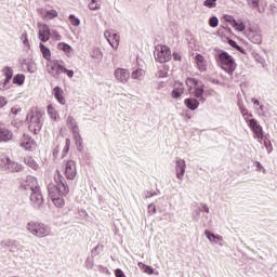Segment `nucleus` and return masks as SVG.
<instances>
[{
	"label": "nucleus",
	"instance_id": "obj_1",
	"mask_svg": "<svg viewBox=\"0 0 277 277\" xmlns=\"http://www.w3.org/2000/svg\"><path fill=\"white\" fill-rule=\"evenodd\" d=\"M68 192H70V187H68L66 179L62 176L60 170H56V174L54 175V183H50L48 185V194L50 198L67 196Z\"/></svg>",
	"mask_w": 277,
	"mask_h": 277
},
{
	"label": "nucleus",
	"instance_id": "obj_2",
	"mask_svg": "<svg viewBox=\"0 0 277 277\" xmlns=\"http://www.w3.org/2000/svg\"><path fill=\"white\" fill-rule=\"evenodd\" d=\"M214 51L216 52L214 57H215V62H216L217 66H220V68H222V70L227 72V75H230V77H233V72H235V70L237 68L235 58H233L230 56V54H228V52L220 50L217 48L214 49Z\"/></svg>",
	"mask_w": 277,
	"mask_h": 277
},
{
	"label": "nucleus",
	"instance_id": "obj_3",
	"mask_svg": "<svg viewBox=\"0 0 277 277\" xmlns=\"http://www.w3.org/2000/svg\"><path fill=\"white\" fill-rule=\"evenodd\" d=\"M26 230L38 239H44L51 235V226L38 221H29L26 224Z\"/></svg>",
	"mask_w": 277,
	"mask_h": 277
},
{
	"label": "nucleus",
	"instance_id": "obj_4",
	"mask_svg": "<svg viewBox=\"0 0 277 277\" xmlns=\"http://www.w3.org/2000/svg\"><path fill=\"white\" fill-rule=\"evenodd\" d=\"M42 110H39L38 108H35L27 114L26 120L28 121V129L35 133V135H38L42 129Z\"/></svg>",
	"mask_w": 277,
	"mask_h": 277
},
{
	"label": "nucleus",
	"instance_id": "obj_5",
	"mask_svg": "<svg viewBox=\"0 0 277 277\" xmlns=\"http://www.w3.org/2000/svg\"><path fill=\"white\" fill-rule=\"evenodd\" d=\"M0 168L3 172H21L23 166L18 162L12 161L5 154L0 155Z\"/></svg>",
	"mask_w": 277,
	"mask_h": 277
},
{
	"label": "nucleus",
	"instance_id": "obj_6",
	"mask_svg": "<svg viewBox=\"0 0 277 277\" xmlns=\"http://www.w3.org/2000/svg\"><path fill=\"white\" fill-rule=\"evenodd\" d=\"M154 57L156 62H159V64H166V62H170L172 60V51L168 45L158 44L155 48Z\"/></svg>",
	"mask_w": 277,
	"mask_h": 277
},
{
	"label": "nucleus",
	"instance_id": "obj_7",
	"mask_svg": "<svg viewBox=\"0 0 277 277\" xmlns=\"http://www.w3.org/2000/svg\"><path fill=\"white\" fill-rule=\"evenodd\" d=\"M245 36L253 44H261V42H263V34L261 32V27H259V25L250 24L245 30Z\"/></svg>",
	"mask_w": 277,
	"mask_h": 277
},
{
	"label": "nucleus",
	"instance_id": "obj_8",
	"mask_svg": "<svg viewBox=\"0 0 277 277\" xmlns=\"http://www.w3.org/2000/svg\"><path fill=\"white\" fill-rule=\"evenodd\" d=\"M28 196L32 209H35L36 211H40V209L44 207V198L42 197V192L40 190V188L28 194Z\"/></svg>",
	"mask_w": 277,
	"mask_h": 277
},
{
	"label": "nucleus",
	"instance_id": "obj_9",
	"mask_svg": "<svg viewBox=\"0 0 277 277\" xmlns=\"http://www.w3.org/2000/svg\"><path fill=\"white\" fill-rule=\"evenodd\" d=\"M21 189L26 192L27 195L40 189V185L38 184V179L35 176L28 175L24 182L21 184Z\"/></svg>",
	"mask_w": 277,
	"mask_h": 277
},
{
	"label": "nucleus",
	"instance_id": "obj_10",
	"mask_svg": "<svg viewBox=\"0 0 277 277\" xmlns=\"http://www.w3.org/2000/svg\"><path fill=\"white\" fill-rule=\"evenodd\" d=\"M63 69L64 65H62V62L57 60L47 64V70L53 77V79H60V75H62Z\"/></svg>",
	"mask_w": 277,
	"mask_h": 277
},
{
	"label": "nucleus",
	"instance_id": "obj_11",
	"mask_svg": "<svg viewBox=\"0 0 277 277\" xmlns=\"http://www.w3.org/2000/svg\"><path fill=\"white\" fill-rule=\"evenodd\" d=\"M65 176L67 181H75L77 179V163H75V160L65 161Z\"/></svg>",
	"mask_w": 277,
	"mask_h": 277
},
{
	"label": "nucleus",
	"instance_id": "obj_12",
	"mask_svg": "<svg viewBox=\"0 0 277 277\" xmlns=\"http://www.w3.org/2000/svg\"><path fill=\"white\" fill-rule=\"evenodd\" d=\"M247 124L251 129V131H253V133H254L255 137H258L259 142H261V140H263L264 135H263V127H261V124H259V121H256V119H249V120H247Z\"/></svg>",
	"mask_w": 277,
	"mask_h": 277
},
{
	"label": "nucleus",
	"instance_id": "obj_13",
	"mask_svg": "<svg viewBox=\"0 0 277 277\" xmlns=\"http://www.w3.org/2000/svg\"><path fill=\"white\" fill-rule=\"evenodd\" d=\"M19 146L24 150H36V141H34L29 134H23L22 138L19 140Z\"/></svg>",
	"mask_w": 277,
	"mask_h": 277
},
{
	"label": "nucleus",
	"instance_id": "obj_14",
	"mask_svg": "<svg viewBox=\"0 0 277 277\" xmlns=\"http://www.w3.org/2000/svg\"><path fill=\"white\" fill-rule=\"evenodd\" d=\"M104 37L106 38L108 44H110L113 49H118L120 44V36H118V34L111 30H106L104 32Z\"/></svg>",
	"mask_w": 277,
	"mask_h": 277
},
{
	"label": "nucleus",
	"instance_id": "obj_15",
	"mask_svg": "<svg viewBox=\"0 0 277 277\" xmlns=\"http://www.w3.org/2000/svg\"><path fill=\"white\" fill-rule=\"evenodd\" d=\"M185 170H187V164L184 159L182 158H176L175 159V172H176V177L179 181H183L185 176Z\"/></svg>",
	"mask_w": 277,
	"mask_h": 277
},
{
	"label": "nucleus",
	"instance_id": "obj_16",
	"mask_svg": "<svg viewBox=\"0 0 277 277\" xmlns=\"http://www.w3.org/2000/svg\"><path fill=\"white\" fill-rule=\"evenodd\" d=\"M38 36L41 42H49V39L51 38V28H49V25H40Z\"/></svg>",
	"mask_w": 277,
	"mask_h": 277
},
{
	"label": "nucleus",
	"instance_id": "obj_17",
	"mask_svg": "<svg viewBox=\"0 0 277 277\" xmlns=\"http://www.w3.org/2000/svg\"><path fill=\"white\" fill-rule=\"evenodd\" d=\"M115 78L119 81V83H127L131 78V74L124 68H117L115 70Z\"/></svg>",
	"mask_w": 277,
	"mask_h": 277
},
{
	"label": "nucleus",
	"instance_id": "obj_18",
	"mask_svg": "<svg viewBox=\"0 0 277 277\" xmlns=\"http://www.w3.org/2000/svg\"><path fill=\"white\" fill-rule=\"evenodd\" d=\"M13 137L14 133L10 129L0 127V144L12 142Z\"/></svg>",
	"mask_w": 277,
	"mask_h": 277
},
{
	"label": "nucleus",
	"instance_id": "obj_19",
	"mask_svg": "<svg viewBox=\"0 0 277 277\" xmlns=\"http://www.w3.org/2000/svg\"><path fill=\"white\" fill-rule=\"evenodd\" d=\"M205 235L211 243H216L217 246L221 247L224 246V238L222 236L215 235L209 229L205 232Z\"/></svg>",
	"mask_w": 277,
	"mask_h": 277
},
{
	"label": "nucleus",
	"instance_id": "obj_20",
	"mask_svg": "<svg viewBox=\"0 0 277 277\" xmlns=\"http://www.w3.org/2000/svg\"><path fill=\"white\" fill-rule=\"evenodd\" d=\"M193 95L195 98H199L201 103H205V101H207V98H205V83H198V85L193 89Z\"/></svg>",
	"mask_w": 277,
	"mask_h": 277
},
{
	"label": "nucleus",
	"instance_id": "obj_21",
	"mask_svg": "<svg viewBox=\"0 0 277 277\" xmlns=\"http://www.w3.org/2000/svg\"><path fill=\"white\" fill-rule=\"evenodd\" d=\"M195 62L197 64L199 72H207V60H205V56H202V54H197L195 56Z\"/></svg>",
	"mask_w": 277,
	"mask_h": 277
},
{
	"label": "nucleus",
	"instance_id": "obj_22",
	"mask_svg": "<svg viewBox=\"0 0 277 277\" xmlns=\"http://www.w3.org/2000/svg\"><path fill=\"white\" fill-rule=\"evenodd\" d=\"M183 94H185V87H183V83L175 82L171 93L172 98H181Z\"/></svg>",
	"mask_w": 277,
	"mask_h": 277
},
{
	"label": "nucleus",
	"instance_id": "obj_23",
	"mask_svg": "<svg viewBox=\"0 0 277 277\" xmlns=\"http://www.w3.org/2000/svg\"><path fill=\"white\" fill-rule=\"evenodd\" d=\"M1 247L6 248L11 252H18V241L16 240H12V239L4 240L1 242Z\"/></svg>",
	"mask_w": 277,
	"mask_h": 277
},
{
	"label": "nucleus",
	"instance_id": "obj_24",
	"mask_svg": "<svg viewBox=\"0 0 277 277\" xmlns=\"http://www.w3.org/2000/svg\"><path fill=\"white\" fill-rule=\"evenodd\" d=\"M66 126L72 134L79 133V124L77 123V120H75V117L68 116L66 120Z\"/></svg>",
	"mask_w": 277,
	"mask_h": 277
},
{
	"label": "nucleus",
	"instance_id": "obj_25",
	"mask_svg": "<svg viewBox=\"0 0 277 277\" xmlns=\"http://www.w3.org/2000/svg\"><path fill=\"white\" fill-rule=\"evenodd\" d=\"M184 105H186L187 108L190 109V111H196L198 107H200V102L194 97L186 98L184 101Z\"/></svg>",
	"mask_w": 277,
	"mask_h": 277
},
{
	"label": "nucleus",
	"instance_id": "obj_26",
	"mask_svg": "<svg viewBox=\"0 0 277 277\" xmlns=\"http://www.w3.org/2000/svg\"><path fill=\"white\" fill-rule=\"evenodd\" d=\"M54 97L61 105H66V98H64V91L60 87L53 89Z\"/></svg>",
	"mask_w": 277,
	"mask_h": 277
},
{
	"label": "nucleus",
	"instance_id": "obj_27",
	"mask_svg": "<svg viewBox=\"0 0 277 277\" xmlns=\"http://www.w3.org/2000/svg\"><path fill=\"white\" fill-rule=\"evenodd\" d=\"M228 23H230L232 27L236 29V31H246V24H243L241 21H237L235 18L227 19Z\"/></svg>",
	"mask_w": 277,
	"mask_h": 277
},
{
	"label": "nucleus",
	"instance_id": "obj_28",
	"mask_svg": "<svg viewBox=\"0 0 277 277\" xmlns=\"http://www.w3.org/2000/svg\"><path fill=\"white\" fill-rule=\"evenodd\" d=\"M2 75H4L5 79L4 81L6 83H10V81H12V78L14 77V69H12V67L6 66L2 69Z\"/></svg>",
	"mask_w": 277,
	"mask_h": 277
},
{
	"label": "nucleus",
	"instance_id": "obj_29",
	"mask_svg": "<svg viewBox=\"0 0 277 277\" xmlns=\"http://www.w3.org/2000/svg\"><path fill=\"white\" fill-rule=\"evenodd\" d=\"M72 136L79 153H81V150H83V138L81 137V133L76 132L72 134Z\"/></svg>",
	"mask_w": 277,
	"mask_h": 277
},
{
	"label": "nucleus",
	"instance_id": "obj_30",
	"mask_svg": "<svg viewBox=\"0 0 277 277\" xmlns=\"http://www.w3.org/2000/svg\"><path fill=\"white\" fill-rule=\"evenodd\" d=\"M24 163H26V166H28V168H31L32 170H38L40 168L38 162H36V160L30 156L24 158Z\"/></svg>",
	"mask_w": 277,
	"mask_h": 277
},
{
	"label": "nucleus",
	"instance_id": "obj_31",
	"mask_svg": "<svg viewBox=\"0 0 277 277\" xmlns=\"http://www.w3.org/2000/svg\"><path fill=\"white\" fill-rule=\"evenodd\" d=\"M144 75H146V71L144 69L136 68L131 72V78L142 81V79H144Z\"/></svg>",
	"mask_w": 277,
	"mask_h": 277
},
{
	"label": "nucleus",
	"instance_id": "obj_32",
	"mask_svg": "<svg viewBox=\"0 0 277 277\" xmlns=\"http://www.w3.org/2000/svg\"><path fill=\"white\" fill-rule=\"evenodd\" d=\"M39 49L43 55V58L51 62V50H49V48H47L43 43L39 44Z\"/></svg>",
	"mask_w": 277,
	"mask_h": 277
},
{
	"label": "nucleus",
	"instance_id": "obj_33",
	"mask_svg": "<svg viewBox=\"0 0 277 277\" xmlns=\"http://www.w3.org/2000/svg\"><path fill=\"white\" fill-rule=\"evenodd\" d=\"M202 81L196 79V78H187L186 79V85L188 88V91L192 92V90H194L198 83H201Z\"/></svg>",
	"mask_w": 277,
	"mask_h": 277
},
{
	"label": "nucleus",
	"instance_id": "obj_34",
	"mask_svg": "<svg viewBox=\"0 0 277 277\" xmlns=\"http://www.w3.org/2000/svg\"><path fill=\"white\" fill-rule=\"evenodd\" d=\"M48 115L50 116L51 120H60V114L53 107V105H48Z\"/></svg>",
	"mask_w": 277,
	"mask_h": 277
},
{
	"label": "nucleus",
	"instance_id": "obj_35",
	"mask_svg": "<svg viewBox=\"0 0 277 277\" xmlns=\"http://www.w3.org/2000/svg\"><path fill=\"white\" fill-rule=\"evenodd\" d=\"M138 267L140 269H142V272H144V274H148V276H153V274H155V269H153V267L142 263V262H138Z\"/></svg>",
	"mask_w": 277,
	"mask_h": 277
},
{
	"label": "nucleus",
	"instance_id": "obj_36",
	"mask_svg": "<svg viewBox=\"0 0 277 277\" xmlns=\"http://www.w3.org/2000/svg\"><path fill=\"white\" fill-rule=\"evenodd\" d=\"M26 69L30 75H34V72L38 70V66L36 65V62L30 58L29 62H27Z\"/></svg>",
	"mask_w": 277,
	"mask_h": 277
},
{
	"label": "nucleus",
	"instance_id": "obj_37",
	"mask_svg": "<svg viewBox=\"0 0 277 277\" xmlns=\"http://www.w3.org/2000/svg\"><path fill=\"white\" fill-rule=\"evenodd\" d=\"M13 83L15 85H23L25 83V75L23 74H17L13 77Z\"/></svg>",
	"mask_w": 277,
	"mask_h": 277
},
{
	"label": "nucleus",
	"instance_id": "obj_38",
	"mask_svg": "<svg viewBox=\"0 0 277 277\" xmlns=\"http://www.w3.org/2000/svg\"><path fill=\"white\" fill-rule=\"evenodd\" d=\"M51 200H52L53 205H55V207H58L60 209H62V207H64V198H62V195L52 197Z\"/></svg>",
	"mask_w": 277,
	"mask_h": 277
},
{
	"label": "nucleus",
	"instance_id": "obj_39",
	"mask_svg": "<svg viewBox=\"0 0 277 277\" xmlns=\"http://www.w3.org/2000/svg\"><path fill=\"white\" fill-rule=\"evenodd\" d=\"M259 1L261 0H247V3L251 10H258V12H262L261 8L259 6Z\"/></svg>",
	"mask_w": 277,
	"mask_h": 277
},
{
	"label": "nucleus",
	"instance_id": "obj_40",
	"mask_svg": "<svg viewBox=\"0 0 277 277\" xmlns=\"http://www.w3.org/2000/svg\"><path fill=\"white\" fill-rule=\"evenodd\" d=\"M91 57L93 60H103V52H101V49L95 48L91 52Z\"/></svg>",
	"mask_w": 277,
	"mask_h": 277
},
{
	"label": "nucleus",
	"instance_id": "obj_41",
	"mask_svg": "<svg viewBox=\"0 0 277 277\" xmlns=\"http://www.w3.org/2000/svg\"><path fill=\"white\" fill-rule=\"evenodd\" d=\"M203 6L209 10H214V8H217V0H205Z\"/></svg>",
	"mask_w": 277,
	"mask_h": 277
},
{
	"label": "nucleus",
	"instance_id": "obj_42",
	"mask_svg": "<svg viewBox=\"0 0 277 277\" xmlns=\"http://www.w3.org/2000/svg\"><path fill=\"white\" fill-rule=\"evenodd\" d=\"M84 267L87 269H93L94 268V256H88L84 261Z\"/></svg>",
	"mask_w": 277,
	"mask_h": 277
},
{
	"label": "nucleus",
	"instance_id": "obj_43",
	"mask_svg": "<svg viewBox=\"0 0 277 277\" xmlns=\"http://www.w3.org/2000/svg\"><path fill=\"white\" fill-rule=\"evenodd\" d=\"M239 109L242 118H245L246 122H248V118H252V114L248 113V108H246V106H240Z\"/></svg>",
	"mask_w": 277,
	"mask_h": 277
},
{
	"label": "nucleus",
	"instance_id": "obj_44",
	"mask_svg": "<svg viewBox=\"0 0 277 277\" xmlns=\"http://www.w3.org/2000/svg\"><path fill=\"white\" fill-rule=\"evenodd\" d=\"M21 40L23 41V44L25 47L26 51H29V49H31V44H29V40L27 39V34H22L21 36Z\"/></svg>",
	"mask_w": 277,
	"mask_h": 277
},
{
	"label": "nucleus",
	"instance_id": "obj_45",
	"mask_svg": "<svg viewBox=\"0 0 277 277\" xmlns=\"http://www.w3.org/2000/svg\"><path fill=\"white\" fill-rule=\"evenodd\" d=\"M69 21L74 27H79L81 25V19L79 17L75 16V14L69 15Z\"/></svg>",
	"mask_w": 277,
	"mask_h": 277
},
{
	"label": "nucleus",
	"instance_id": "obj_46",
	"mask_svg": "<svg viewBox=\"0 0 277 277\" xmlns=\"http://www.w3.org/2000/svg\"><path fill=\"white\" fill-rule=\"evenodd\" d=\"M98 1L101 0H91V2L89 3V10H101V3H98Z\"/></svg>",
	"mask_w": 277,
	"mask_h": 277
},
{
	"label": "nucleus",
	"instance_id": "obj_47",
	"mask_svg": "<svg viewBox=\"0 0 277 277\" xmlns=\"http://www.w3.org/2000/svg\"><path fill=\"white\" fill-rule=\"evenodd\" d=\"M58 14L55 10L47 11L45 18H49L50 21H53V18H57Z\"/></svg>",
	"mask_w": 277,
	"mask_h": 277
},
{
	"label": "nucleus",
	"instance_id": "obj_48",
	"mask_svg": "<svg viewBox=\"0 0 277 277\" xmlns=\"http://www.w3.org/2000/svg\"><path fill=\"white\" fill-rule=\"evenodd\" d=\"M227 42L230 47H233V49H236V51H239L240 53H243L242 48L239 44H237V42L235 40L229 39Z\"/></svg>",
	"mask_w": 277,
	"mask_h": 277
},
{
	"label": "nucleus",
	"instance_id": "obj_49",
	"mask_svg": "<svg viewBox=\"0 0 277 277\" xmlns=\"http://www.w3.org/2000/svg\"><path fill=\"white\" fill-rule=\"evenodd\" d=\"M68 150H70V138L65 140V146L63 149V157H66L68 155Z\"/></svg>",
	"mask_w": 277,
	"mask_h": 277
},
{
	"label": "nucleus",
	"instance_id": "obj_50",
	"mask_svg": "<svg viewBox=\"0 0 277 277\" xmlns=\"http://www.w3.org/2000/svg\"><path fill=\"white\" fill-rule=\"evenodd\" d=\"M209 25L210 27H217V25H220V19L217 18V16L210 17Z\"/></svg>",
	"mask_w": 277,
	"mask_h": 277
},
{
	"label": "nucleus",
	"instance_id": "obj_51",
	"mask_svg": "<svg viewBox=\"0 0 277 277\" xmlns=\"http://www.w3.org/2000/svg\"><path fill=\"white\" fill-rule=\"evenodd\" d=\"M58 49L61 51H64L65 53H70L71 48L69 44L62 42V43H58Z\"/></svg>",
	"mask_w": 277,
	"mask_h": 277
},
{
	"label": "nucleus",
	"instance_id": "obj_52",
	"mask_svg": "<svg viewBox=\"0 0 277 277\" xmlns=\"http://www.w3.org/2000/svg\"><path fill=\"white\" fill-rule=\"evenodd\" d=\"M264 146L268 153V155L274 150V147L272 146V141L269 140H264Z\"/></svg>",
	"mask_w": 277,
	"mask_h": 277
},
{
	"label": "nucleus",
	"instance_id": "obj_53",
	"mask_svg": "<svg viewBox=\"0 0 277 277\" xmlns=\"http://www.w3.org/2000/svg\"><path fill=\"white\" fill-rule=\"evenodd\" d=\"M153 196H157V192L145 190L143 193V198L145 200L148 199V198H153Z\"/></svg>",
	"mask_w": 277,
	"mask_h": 277
},
{
	"label": "nucleus",
	"instance_id": "obj_54",
	"mask_svg": "<svg viewBox=\"0 0 277 277\" xmlns=\"http://www.w3.org/2000/svg\"><path fill=\"white\" fill-rule=\"evenodd\" d=\"M10 90V82H6L5 80L0 81V92Z\"/></svg>",
	"mask_w": 277,
	"mask_h": 277
},
{
	"label": "nucleus",
	"instance_id": "obj_55",
	"mask_svg": "<svg viewBox=\"0 0 277 277\" xmlns=\"http://www.w3.org/2000/svg\"><path fill=\"white\" fill-rule=\"evenodd\" d=\"M157 77H159L160 79H163V78L168 77V70H167L166 68L160 69V70L157 72Z\"/></svg>",
	"mask_w": 277,
	"mask_h": 277
},
{
	"label": "nucleus",
	"instance_id": "obj_56",
	"mask_svg": "<svg viewBox=\"0 0 277 277\" xmlns=\"http://www.w3.org/2000/svg\"><path fill=\"white\" fill-rule=\"evenodd\" d=\"M63 72H65L67 77H69V79H72L75 77V71L71 69H67L66 67H63Z\"/></svg>",
	"mask_w": 277,
	"mask_h": 277
},
{
	"label": "nucleus",
	"instance_id": "obj_57",
	"mask_svg": "<svg viewBox=\"0 0 277 277\" xmlns=\"http://www.w3.org/2000/svg\"><path fill=\"white\" fill-rule=\"evenodd\" d=\"M50 36H51L54 40H62V36L60 35V32H57V30H52Z\"/></svg>",
	"mask_w": 277,
	"mask_h": 277
},
{
	"label": "nucleus",
	"instance_id": "obj_58",
	"mask_svg": "<svg viewBox=\"0 0 277 277\" xmlns=\"http://www.w3.org/2000/svg\"><path fill=\"white\" fill-rule=\"evenodd\" d=\"M92 256H98V254H101V247L96 246L92 249L91 251Z\"/></svg>",
	"mask_w": 277,
	"mask_h": 277
},
{
	"label": "nucleus",
	"instance_id": "obj_59",
	"mask_svg": "<svg viewBox=\"0 0 277 277\" xmlns=\"http://www.w3.org/2000/svg\"><path fill=\"white\" fill-rule=\"evenodd\" d=\"M5 105H8V98L0 96V109L5 107Z\"/></svg>",
	"mask_w": 277,
	"mask_h": 277
},
{
	"label": "nucleus",
	"instance_id": "obj_60",
	"mask_svg": "<svg viewBox=\"0 0 277 277\" xmlns=\"http://www.w3.org/2000/svg\"><path fill=\"white\" fill-rule=\"evenodd\" d=\"M148 213H157V207L154 203L148 205Z\"/></svg>",
	"mask_w": 277,
	"mask_h": 277
},
{
	"label": "nucleus",
	"instance_id": "obj_61",
	"mask_svg": "<svg viewBox=\"0 0 277 277\" xmlns=\"http://www.w3.org/2000/svg\"><path fill=\"white\" fill-rule=\"evenodd\" d=\"M201 209H199V211H202L203 213H209L210 209L209 206H207V203H200Z\"/></svg>",
	"mask_w": 277,
	"mask_h": 277
},
{
	"label": "nucleus",
	"instance_id": "obj_62",
	"mask_svg": "<svg viewBox=\"0 0 277 277\" xmlns=\"http://www.w3.org/2000/svg\"><path fill=\"white\" fill-rule=\"evenodd\" d=\"M254 166H255V168H258V170H262L263 173L265 174V172H266L265 167H263V164H261V162L255 161Z\"/></svg>",
	"mask_w": 277,
	"mask_h": 277
},
{
	"label": "nucleus",
	"instance_id": "obj_63",
	"mask_svg": "<svg viewBox=\"0 0 277 277\" xmlns=\"http://www.w3.org/2000/svg\"><path fill=\"white\" fill-rule=\"evenodd\" d=\"M200 211H201L200 209L195 210L196 214L193 215V219L195 220V222H198V220H200Z\"/></svg>",
	"mask_w": 277,
	"mask_h": 277
},
{
	"label": "nucleus",
	"instance_id": "obj_64",
	"mask_svg": "<svg viewBox=\"0 0 277 277\" xmlns=\"http://www.w3.org/2000/svg\"><path fill=\"white\" fill-rule=\"evenodd\" d=\"M173 60H174L175 62H181V60H182L181 54H179V53H173Z\"/></svg>",
	"mask_w": 277,
	"mask_h": 277
}]
</instances>
